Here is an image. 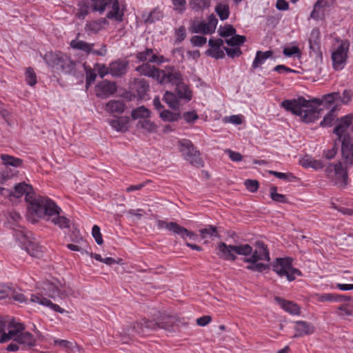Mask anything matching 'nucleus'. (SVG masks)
Returning <instances> with one entry per match:
<instances>
[{"label":"nucleus","instance_id":"obj_1","mask_svg":"<svg viewBox=\"0 0 353 353\" xmlns=\"http://www.w3.org/2000/svg\"><path fill=\"white\" fill-rule=\"evenodd\" d=\"M341 98L339 92H332L324 95L321 100L313 99L310 101L300 97L294 99H285L281 103V106L286 111L299 116L305 123H312L320 118L321 109L314 107L312 103L317 105H323L330 108L334 102Z\"/></svg>","mask_w":353,"mask_h":353},{"label":"nucleus","instance_id":"obj_2","mask_svg":"<svg viewBox=\"0 0 353 353\" xmlns=\"http://www.w3.org/2000/svg\"><path fill=\"white\" fill-rule=\"evenodd\" d=\"M12 191V196L20 198L26 195V201L28 203V212L31 214H42L46 212V208L41 207L43 204H46V197L36 194L32 192V187L25 182L16 184Z\"/></svg>","mask_w":353,"mask_h":353},{"label":"nucleus","instance_id":"obj_3","mask_svg":"<svg viewBox=\"0 0 353 353\" xmlns=\"http://www.w3.org/2000/svg\"><path fill=\"white\" fill-rule=\"evenodd\" d=\"M8 332L1 335L0 343H3L14 339L16 342L27 346H33L35 343V339L32 334L28 332H21L24 329V325L14 319L8 323Z\"/></svg>","mask_w":353,"mask_h":353},{"label":"nucleus","instance_id":"obj_4","mask_svg":"<svg viewBox=\"0 0 353 353\" xmlns=\"http://www.w3.org/2000/svg\"><path fill=\"white\" fill-rule=\"evenodd\" d=\"M270 254L267 246L263 241H256L254 249L252 248V252L250 257L245 256L243 261L250 263L246 266V269L251 271L262 272L269 268L268 265L258 263L259 261H270Z\"/></svg>","mask_w":353,"mask_h":353},{"label":"nucleus","instance_id":"obj_5","mask_svg":"<svg viewBox=\"0 0 353 353\" xmlns=\"http://www.w3.org/2000/svg\"><path fill=\"white\" fill-rule=\"evenodd\" d=\"M216 249L220 259L230 261H236V254L249 256L252 252V247L248 243L227 245L224 242H219Z\"/></svg>","mask_w":353,"mask_h":353},{"label":"nucleus","instance_id":"obj_6","mask_svg":"<svg viewBox=\"0 0 353 353\" xmlns=\"http://www.w3.org/2000/svg\"><path fill=\"white\" fill-rule=\"evenodd\" d=\"M45 203L41 205L42 208H46L45 213L39 215L35 214L39 218H46V221H50L55 225L61 229L68 228L70 227V220L64 216H61V208L51 199L46 198Z\"/></svg>","mask_w":353,"mask_h":353},{"label":"nucleus","instance_id":"obj_7","mask_svg":"<svg viewBox=\"0 0 353 353\" xmlns=\"http://www.w3.org/2000/svg\"><path fill=\"white\" fill-rule=\"evenodd\" d=\"M43 59L48 65L60 68L63 72L68 74L73 72L76 66L75 61L61 52H47L44 55Z\"/></svg>","mask_w":353,"mask_h":353},{"label":"nucleus","instance_id":"obj_8","mask_svg":"<svg viewBox=\"0 0 353 353\" xmlns=\"http://www.w3.org/2000/svg\"><path fill=\"white\" fill-rule=\"evenodd\" d=\"M92 10L100 14L103 13L108 6L111 10L107 13L106 18L121 22L123 21V13L120 10L118 0H91Z\"/></svg>","mask_w":353,"mask_h":353},{"label":"nucleus","instance_id":"obj_9","mask_svg":"<svg viewBox=\"0 0 353 353\" xmlns=\"http://www.w3.org/2000/svg\"><path fill=\"white\" fill-rule=\"evenodd\" d=\"M178 144L179 151L185 161L196 168L203 166V161L201 157V154L191 141L183 139L179 140Z\"/></svg>","mask_w":353,"mask_h":353},{"label":"nucleus","instance_id":"obj_10","mask_svg":"<svg viewBox=\"0 0 353 353\" xmlns=\"http://www.w3.org/2000/svg\"><path fill=\"white\" fill-rule=\"evenodd\" d=\"M272 266L274 272L281 277L285 276L289 281H292L296 276L301 275V272L293 267L291 258H277Z\"/></svg>","mask_w":353,"mask_h":353},{"label":"nucleus","instance_id":"obj_11","mask_svg":"<svg viewBox=\"0 0 353 353\" xmlns=\"http://www.w3.org/2000/svg\"><path fill=\"white\" fill-rule=\"evenodd\" d=\"M159 328V321L142 319L140 322H135L132 325H130L126 330H123L121 335V341L123 343H126L128 342L130 336L134 335L137 333L139 334H144L145 330H154Z\"/></svg>","mask_w":353,"mask_h":353},{"label":"nucleus","instance_id":"obj_12","mask_svg":"<svg viewBox=\"0 0 353 353\" xmlns=\"http://www.w3.org/2000/svg\"><path fill=\"white\" fill-rule=\"evenodd\" d=\"M350 43L347 40L341 41L340 45L332 53V65L334 70H342L347 62Z\"/></svg>","mask_w":353,"mask_h":353},{"label":"nucleus","instance_id":"obj_13","mask_svg":"<svg viewBox=\"0 0 353 353\" xmlns=\"http://www.w3.org/2000/svg\"><path fill=\"white\" fill-rule=\"evenodd\" d=\"M159 75L157 81L161 84L170 83L176 85L183 81L181 72L173 66H167L163 70L160 69Z\"/></svg>","mask_w":353,"mask_h":353},{"label":"nucleus","instance_id":"obj_14","mask_svg":"<svg viewBox=\"0 0 353 353\" xmlns=\"http://www.w3.org/2000/svg\"><path fill=\"white\" fill-rule=\"evenodd\" d=\"M157 226L160 230L166 229L174 234L179 235L183 239L189 237L190 239L196 240L197 238V235L195 233L188 230L176 222H167L163 220H158Z\"/></svg>","mask_w":353,"mask_h":353},{"label":"nucleus","instance_id":"obj_15","mask_svg":"<svg viewBox=\"0 0 353 353\" xmlns=\"http://www.w3.org/2000/svg\"><path fill=\"white\" fill-rule=\"evenodd\" d=\"M94 46V43H87L78 39H73L70 42V47L72 49L81 50L87 54L90 53L98 56H105L106 54L107 48L105 45H101V48L99 50H93Z\"/></svg>","mask_w":353,"mask_h":353},{"label":"nucleus","instance_id":"obj_16","mask_svg":"<svg viewBox=\"0 0 353 353\" xmlns=\"http://www.w3.org/2000/svg\"><path fill=\"white\" fill-rule=\"evenodd\" d=\"M45 294L53 299L59 298L64 299L70 296H75L74 292L70 288L59 289L53 283H48L43 287Z\"/></svg>","mask_w":353,"mask_h":353},{"label":"nucleus","instance_id":"obj_17","mask_svg":"<svg viewBox=\"0 0 353 353\" xmlns=\"http://www.w3.org/2000/svg\"><path fill=\"white\" fill-rule=\"evenodd\" d=\"M341 152L345 163L353 164V139L350 135H345L341 141Z\"/></svg>","mask_w":353,"mask_h":353},{"label":"nucleus","instance_id":"obj_18","mask_svg":"<svg viewBox=\"0 0 353 353\" xmlns=\"http://www.w3.org/2000/svg\"><path fill=\"white\" fill-rule=\"evenodd\" d=\"M210 48L207 50L205 53L210 57L216 59H222L224 57L225 54L223 50L221 48L223 45V41L221 39H212L208 41Z\"/></svg>","mask_w":353,"mask_h":353},{"label":"nucleus","instance_id":"obj_19","mask_svg":"<svg viewBox=\"0 0 353 353\" xmlns=\"http://www.w3.org/2000/svg\"><path fill=\"white\" fill-rule=\"evenodd\" d=\"M334 179H333V181L334 184L341 188H345L347 184L348 176L347 171L343 168L341 162L334 164Z\"/></svg>","mask_w":353,"mask_h":353},{"label":"nucleus","instance_id":"obj_20","mask_svg":"<svg viewBox=\"0 0 353 353\" xmlns=\"http://www.w3.org/2000/svg\"><path fill=\"white\" fill-rule=\"evenodd\" d=\"M352 114H347L342 117L339 123L334 128V133L338 137L339 141H342L344 136L348 135L347 134H345V132L347 128L352 124Z\"/></svg>","mask_w":353,"mask_h":353},{"label":"nucleus","instance_id":"obj_21","mask_svg":"<svg viewBox=\"0 0 353 353\" xmlns=\"http://www.w3.org/2000/svg\"><path fill=\"white\" fill-rule=\"evenodd\" d=\"M97 95L101 97H108L114 94L117 91L115 83L108 81H103L98 83Z\"/></svg>","mask_w":353,"mask_h":353},{"label":"nucleus","instance_id":"obj_22","mask_svg":"<svg viewBox=\"0 0 353 353\" xmlns=\"http://www.w3.org/2000/svg\"><path fill=\"white\" fill-rule=\"evenodd\" d=\"M294 330L296 331V334L294 335V337H301L305 335H309L314 333L315 327L309 322L299 321L296 322Z\"/></svg>","mask_w":353,"mask_h":353},{"label":"nucleus","instance_id":"obj_23","mask_svg":"<svg viewBox=\"0 0 353 353\" xmlns=\"http://www.w3.org/2000/svg\"><path fill=\"white\" fill-rule=\"evenodd\" d=\"M136 58L139 62L148 61L150 63H161L163 61V57H158L153 52L152 49L147 48L145 51L137 53Z\"/></svg>","mask_w":353,"mask_h":353},{"label":"nucleus","instance_id":"obj_24","mask_svg":"<svg viewBox=\"0 0 353 353\" xmlns=\"http://www.w3.org/2000/svg\"><path fill=\"white\" fill-rule=\"evenodd\" d=\"M30 301L32 303H37L41 305L47 306L52 310L63 314L65 310L62 309L59 305L53 303L50 300L43 297L41 294H31Z\"/></svg>","mask_w":353,"mask_h":353},{"label":"nucleus","instance_id":"obj_25","mask_svg":"<svg viewBox=\"0 0 353 353\" xmlns=\"http://www.w3.org/2000/svg\"><path fill=\"white\" fill-rule=\"evenodd\" d=\"M128 66V61L119 59L113 61L110 64V74L115 77H121L126 73Z\"/></svg>","mask_w":353,"mask_h":353},{"label":"nucleus","instance_id":"obj_26","mask_svg":"<svg viewBox=\"0 0 353 353\" xmlns=\"http://www.w3.org/2000/svg\"><path fill=\"white\" fill-rule=\"evenodd\" d=\"M109 24L106 18H101L97 21H87L85 30L91 34H97Z\"/></svg>","mask_w":353,"mask_h":353},{"label":"nucleus","instance_id":"obj_27","mask_svg":"<svg viewBox=\"0 0 353 353\" xmlns=\"http://www.w3.org/2000/svg\"><path fill=\"white\" fill-rule=\"evenodd\" d=\"M22 246L31 256L40 258L43 256V247L37 242L29 239L27 242H23Z\"/></svg>","mask_w":353,"mask_h":353},{"label":"nucleus","instance_id":"obj_28","mask_svg":"<svg viewBox=\"0 0 353 353\" xmlns=\"http://www.w3.org/2000/svg\"><path fill=\"white\" fill-rule=\"evenodd\" d=\"M159 70L160 69L154 65H151L148 63H143L136 68V71H137L141 75L152 77L156 81H157L158 77H159Z\"/></svg>","mask_w":353,"mask_h":353},{"label":"nucleus","instance_id":"obj_29","mask_svg":"<svg viewBox=\"0 0 353 353\" xmlns=\"http://www.w3.org/2000/svg\"><path fill=\"white\" fill-rule=\"evenodd\" d=\"M275 301L284 310L290 314L296 315L300 314V307L297 304L286 301L279 296L275 297Z\"/></svg>","mask_w":353,"mask_h":353},{"label":"nucleus","instance_id":"obj_30","mask_svg":"<svg viewBox=\"0 0 353 353\" xmlns=\"http://www.w3.org/2000/svg\"><path fill=\"white\" fill-rule=\"evenodd\" d=\"M125 108V104L122 100H110L105 105V110L110 114H121Z\"/></svg>","mask_w":353,"mask_h":353},{"label":"nucleus","instance_id":"obj_31","mask_svg":"<svg viewBox=\"0 0 353 353\" xmlns=\"http://www.w3.org/2000/svg\"><path fill=\"white\" fill-rule=\"evenodd\" d=\"M129 118L121 117L109 121L113 129L118 132H125L128 130Z\"/></svg>","mask_w":353,"mask_h":353},{"label":"nucleus","instance_id":"obj_32","mask_svg":"<svg viewBox=\"0 0 353 353\" xmlns=\"http://www.w3.org/2000/svg\"><path fill=\"white\" fill-rule=\"evenodd\" d=\"M314 297L317 301L319 302L343 301L350 300L347 296L342 295L337 296L334 294H315Z\"/></svg>","mask_w":353,"mask_h":353},{"label":"nucleus","instance_id":"obj_33","mask_svg":"<svg viewBox=\"0 0 353 353\" xmlns=\"http://www.w3.org/2000/svg\"><path fill=\"white\" fill-rule=\"evenodd\" d=\"M134 89L140 99H144L149 91V84L144 79H137L134 81Z\"/></svg>","mask_w":353,"mask_h":353},{"label":"nucleus","instance_id":"obj_34","mask_svg":"<svg viewBox=\"0 0 353 353\" xmlns=\"http://www.w3.org/2000/svg\"><path fill=\"white\" fill-rule=\"evenodd\" d=\"M136 126L139 129L144 130L148 133L156 132L157 130V125L150 118L139 120Z\"/></svg>","mask_w":353,"mask_h":353},{"label":"nucleus","instance_id":"obj_35","mask_svg":"<svg viewBox=\"0 0 353 353\" xmlns=\"http://www.w3.org/2000/svg\"><path fill=\"white\" fill-rule=\"evenodd\" d=\"M175 86L176 95L179 99H185L186 101H190L191 99V92L188 86L183 83V81Z\"/></svg>","mask_w":353,"mask_h":353},{"label":"nucleus","instance_id":"obj_36","mask_svg":"<svg viewBox=\"0 0 353 353\" xmlns=\"http://www.w3.org/2000/svg\"><path fill=\"white\" fill-rule=\"evenodd\" d=\"M272 54L273 52L271 50H268L265 52L257 51L256 57L252 62V68L256 69L259 67L267 59L271 57Z\"/></svg>","mask_w":353,"mask_h":353},{"label":"nucleus","instance_id":"obj_37","mask_svg":"<svg viewBox=\"0 0 353 353\" xmlns=\"http://www.w3.org/2000/svg\"><path fill=\"white\" fill-rule=\"evenodd\" d=\"M150 114L151 112L149 110V109L142 105L133 109L132 110L131 117L134 120L145 119L150 117Z\"/></svg>","mask_w":353,"mask_h":353},{"label":"nucleus","instance_id":"obj_38","mask_svg":"<svg viewBox=\"0 0 353 353\" xmlns=\"http://www.w3.org/2000/svg\"><path fill=\"white\" fill-rule=\"evenodd\" d=\"M0 158L3 164L6 166L10 165L14 168H18L21 166L23 163L22 159L6 154H1Z\"/></svg>","mask_w":353,"mask_h":353},{"label":"nucleus","instance_id":"obj_39","mask_svg":"<svg viewBox=\"0 0 353 353\" xmlns=\"http://www.w3.org/2000/svg\"><path fill=\"white\" fill-rule=\"evenodd\" d=\"M160 118L166 122H174L179 121L181 118L179 112H173L169 110H163L159 113Z\"/></svg>","mask_w":353,"mask_h":353},{"label":"nucleus","instance_id":"obj_40","mask_svg":"<svg viewBox=\"0 0 353 353\" xmlns=\"http://www.w3.org/2000/svg\"><path fill=\"white\" fill-rule=\"evenodd\" d=\"M163 101L168 105L172 110H178L179 106V99L177 96L169 91H166L163 96Z\"/></svg>","mask_w":353,"mask_h":353},{"label":"nucleus","instance_id":"obj_41","mask_svg":"<svg viewBox=\"0 0 353 353\" xmlns=\"http://www.w3.org/2000/svg\"><path fill=\"white\" fill-rule=\"evenodd\" d=\"M192 33L211 34L205 21H193L190 27Z\"/></svg>","mask_w":353,"mask_h":353},{"label":"nucleus","instance_id":"obj_42","mask_svg":"<svg viewBox=\"0 0 353 353\" xmlns=\"http://www.w3.org/2000/svg\"><path fill=\"white\" fill-rule=\"evenodd\" d=\"M210 0H190V6L194 11H203L210 6Z\"/></svg>","mask_w":353,"mask_h":353},{"label":"nucleus","instance_id":"obj_43","mask_svg":"<svg viewBox=\"0 0 353 353\" xmlns=\"http://www.w3.org/2000/svg\"><path fill=\"white\" fill-rule=\"evenodd\" d=\"M174 322V318L172 316H161V319L159 320V328L170 330Z\"/></svg>","mask_w":353,"mask_h":353},{"label":"nucleus","instance_id":"obj_44","mask_svg":"<svg viewBox=\"0 0 353 353\" xmlns=\"http://www.w3.org/2000/svg\"><path fill=\"white\" fill-rule=\"evenodd\" d=\"M215 11L221 21L227 19L230 14L229 6L223 3H219L215 8Z\"/></svg>","mask_w":353,"mask_h":353},{"label":"nucleus","instance_id":"obj_45","mask_svg":"<svg viewBox=\"0 0 353 353\" xmlns=\"http://www.w3.org/2000/svg\"><path fill=\"white\" fill-rule=\"evenodd\" d=\"M199 232L203 239L208 236H219L216 228L212 225H209L206 228L199 230Z\"/></svg>","mask_w":353,"mask_h":353},{"label":"nucleus","instance_id":"obj_46","mask_svg":"<svg viewBox=\"0 0 353 353\" xmlns=\"http://www.w3.org/2000/svg\"><path fill=\"white\" fill-rule=\"evenodd\" d=\"M271 199L279 203H285L288 202L287 198L284 194L277 193V188L272 186L270 189Z\"/></svg>","mask_w":353,"mask_h":353},{"label":"nucleus","instance_id":"obj_47","mask_svg":"<svg viewBox=\"0 0 353 353\" xmlns=\"http://www.w3.org/2000/svg\"><path fill=\"white\" fill-rule=\"evenodd\" d=\"M246 38L244 36L234 34L230 39H227L225 41L228 46L239 48V46L243 44Z\"/></svg>","mask_w":353,"mask_h":353},{"label":"nucleus","instance_id":"obj_48","mask_svg":"<svg viewBox=\"0 0 353 353\" xmlns=\"http://www.w3.org/2000/svg\"><path fill=\"white\" fill-rule=\"evenodd\" d=\"M335 106L332 107L328 113L324 117L323 121L320 123L321 126H330L332 121L336 118L334 114Z\"/></svg>","mask_w":353,"mask_h":353},{"label":"nucleus","instance_id":"obj_49","mask_svg":"<svg viewBox=\"0 0 353 353\" xmlns=\"http://www.w3.org/2000/svg\"><path fill=\"white\" fill-rule=\"evenodd\" d=\"M219 33L221 37H227L235 34L236 30L232 25H225L223 27L220 26Z\"/></svg>","mask_w":353,"mask_h":353},{"label":"nucleus","instance_id":"obj_50","mask_svg":"<svg viewBox=\"0 0 353 353\" xmlns=\"http://www.w3.org/2000/svg\"><path fill=\"white\" fill-rule=\"evenodd\" d=\"M26 81L30 86L37 83V75L32 68H28L26 71Z\"/></svg>","mask_w":353,"mask_h":353},{"label":"nucleus","instance_id":"obj_51","mask_svg":"<svg viewBox=\"0 0 353 353\" xmlns=\"http://www.w3.org/2000/svg\"><path fill=\"white\" fill-rule=\"evenodd\" d=\"M283 53L287 57H291L293 56L299 57L301 54V50L297 46L284 48Z\"/></svg>","mask_w":353,"mask_h":353},{"label":"nucleus","instance_id":"obj_52","mask_svg":"<svg viewBox=\"0 0 353 353\" xmlns=\"http://www.w3.org/2000/svg\"><path fill=\"white\" fill-rule=\"evenodd\" d=\"M14 236H15L16 239L22 244V245H23V242H27L28 240L30 239L28 233L26 232L23 229L15 230Z\"/></svg>","mask_w":353,"mask_h":353},{"label":"nucleus","instance_id":"obj_53","mask_svg":"<svg viewBox=\"0 0 353 353\" xmlns=\"http://www.w3.org/2000/svg\"><path fill=\"white\" fill-rule=\"evenodd\" d=\"M10 296L12 297L15 301L21 303H27L28 299L22 293L17 292L16 290L11 289Z\"/></svg>","mask_w":353,"mask_h":353},{"label":"nucleus","instance_id":"obj_54","mask_svg":"<svg viewBox=\"0 0 353 353\" xmlns=\"http://www.w3.org/2000/svg\"><path fill=\"white\" fill-rule=\"evenodd\" d=\"M319 34H320V32H319V29H317V28L313 29L311 31L310 37L309 38V44H310V48L311 49L314 50V46L318 44Z\"/></svg>","mask_w":353,"mask_h":353},{"label":"nucleus","instance_id":"obj_55","mask_svg":"<svg viewBox=\"0 0 353 353\" xmlns=\"http://www.w3.org/2000/svg\"><path fill=\"white\" fill-rule=\"evenodd\" d=\"M186 37V30L184 26H180L175 30V43H180Z\"/></svg>","mask_w":353,"mask_h":353},{"label":"nucleus","instance_id":"obj_56","mask_svg":"<svg viewBox=\"0 0 353 353\" xmlns=\"http://www.w3.org/2000/svg\"><path fill=\"white\" fill-rule=\"evenodd\" d=\"M270 174L275 176L279 179L292 181L296 178L292 173H283L276 171H270Z\"/></svg>","mask_w":353,"mask_h":353},{"label":"nucleus","instance_id":"obj_57","mask_svg":"<svg viewBox=\"0 0 353 353\" xmlns=\"http://www.w3.org/2000/svg\"><path fill=\"white\" fill-rule=\"evenodd\" d=\"M92 234L98 245H101L103 243L100 228L98 225H94L93 226L92 230Z\"/></svg>","mask_w":353,"mask_h":353},{"label":"nucleus","instance_id":"obj_58","mask_svg":"<svg viewBox=\"0 0 353 353\" xmlns=\"http://www.w3.org/2000/svg\"><path fill=\"white\" fill-rule=\"evenodd\" d=\"M190 41L194 46L200 47L206 43L207 39L203 36L195 35L192 37Z\"/></svg>","mask_w":353,"mask_h":353},{"label":"nucleus","instance_id":"obj_59","mask_svg":"<svg viewBox=\"0 0 353 353\" xmlns=\"http://www.w3.org/2000/svg\"><path fill=\"white\" fill-rule=\"evenodd\" d=\"M174 8L179 13H182L185 10L186 1L185 0H172Z\"/></svg>","mask_w":353,"mask_h":353},{"label":"nucleus","instance_id":"obj_60","mask_svg":"<svg viewBox=\"0 0 353 353\" xmlns=\"http://www.w3.org/2000/svg\"><path fill=\"white\" fill-rule=\"evenodd\" d=\"M54 344L66 350L72 348V343L67 340L55 339L54 340Z\"/></svg>","mask_w":353,"mask_h":353},{"label":"nucleus","instance_id":"obj_61","mask_svg":"<svg viewBox=\"0 0 353 353\" xmlns=\"http://www.w3.org/2000/svg\"><path fill=\"white\" fill-rule=\"evenodd\" d=\"M246 188L251 192H255L259 188V183L256 180L247 179L244 183Z\"/></svg>","mask_w":353,"mask_h":353},{"label":"nucleus","instance_id":"obj_62","mask_svg":"<svg viewBox=\"0 0 353 353\" xmlns=\"http://www.w3.org/2000/svg\"><path fill=\"white\" fill-rule=\"evenodd\" d=\"M223 49L225 51L228 56L231 58L239 57L242 54V52L239 47H234L233 48L224 47Z\"/></svg>","mask_w":353,"mask_h":353},{"label":"nucleus","instance_id":"obj_63","mask_svg":"<svg viewBox=\"0 0 353 353\" xmlns=\"http://www.w3.org/2000/svg\"><path fill=\"white\" fill-rule=\"evenodd\" d=\"M217 23H218L217 19L215 17L214 15L211 14L208 18V22L206 23V25H207L209 30H210L211 34L214 32Z\"/></svg>","mask_w":353,"mask_h":353},{"label":"nucleus","instance_id":"obj_64","mask_svg":"<svg viewBox=\"0 0 353 353\" xmlns=\"http://www.w3.org/2000/svg\"><path fill=\"white\" fill-rule=\"evenodd\" d=\"M225 153L228 154V157L232 161L239 162L243 159V156L238 152H234L228 149L225 150Z\"/></svg>","mask_w":353,"mask_h":353}]
</instances>
